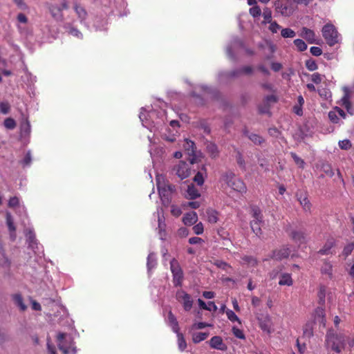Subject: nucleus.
I'll return each instance as SVG.
<instances>
[{
	"label": "nucleus",
	"mask_w": 354,
	"mask_h": 354,
	"mask_svg": "<svg viewBox=\"0 0 354 354\" xmlns=\"http://www.w3.org/2000/svg\"><path fill=\"white\" fill-rule=\"evenodd\" d=\"M297 198L305 212H310L311 203L306 193H297Z\"/></svg>",
	"instance_id": "4468645a"
},
{
	"label": "nucleus",
	"mask_w": 354,
	"mask_h": 354,
	"mask_svg": "<svg viewBox=\"0 0 354 354\" xmlns=\"http://www.w3.org/2000/svg\"><path fill=\"white\" fill-rule=\"evenodd\" d=\"M293 284V280L291 274L289 273H282L279 277V285L290 286Z\"/></svg>",
	"instance_id": "412c9836"
},
{
	"label": "nucleus",
	"mask_w": 354,
	"mask_h": 354,
	"mask_svg": "<svg viewBox=\"0 0 354 354\" xmlns=\"http://www.w3.org/2000/svg\"><path fill=\"white\" fill-rule=\"evenodd\" d=\"M171 172L180 180H184L189 176L191 169L188 163L184 161H179L178 164L173 167Z\"/></svg>",
	"instance_id": "0eeeda50"
},
{
	"label": "nucleus",
	"mask_w": 354,
	"mask_h": 354,
	"mask_svg": "<svg viewBox=\"0 0 354 354\" xmlns=\"http://www.w3.org/2000/svg\"><path fill=\"white\" fill-rule=\"evenodd\" d=\"M12 299L15 304L20 308L21 311H25L27 308L26 305L24 303V299L21 294L16 293L12 295Z\"/></svg>",
	"instance_id": "4be33fe9"
},
{
	"label": "nucleus",
	"mask_w": 354,
	"mask_h": 354,
	"mask_svg": "<svg viewBox=\"0 0 354 354\" xmlns=\"http://www.w3.org/2000/svg\"><path fill=\"white\" fill-rule=\"evenodd\" d=\"M178 334V347L180 351H184L187 347L186 341L182 333H176Z\"/></svg>",
	"instance_id": "37998d69"
},
{
	"label": "nucleus",
	"mask_w": 354,
	"mask_h": 354,
	"mask_svg": "<svg viewBox=\"0 0 354 354\" xmlns=\"http://www.w3.org/2000/svg\"><path fill=\"white\" fill-rule=\"evenodd\" d=\"M48 8L52 17L57 21H62L64 19V15L62 13V8L56 4H48Z\"/></svg>",
	"instance_id": "f8f14e48"
},
{
	"label": "nucleus",
	"mask_w": 354,
	"mask_h": 354,
	"mask_svg": "<svg viewBox=\"0 0 354 354\" xmlns=\"http://www.w3.org/2000/svg\"><path fill=\"white\" fill-rule=\"evenodd\" d=\"M208 335H209L208 333H203V332L196 333L193 335L192 340H193L194 343L198 344V343L206 339L207 337H208Z\"/></svg>",
	"instance_id": "7c9ffc66"
},
{
	"label": "nucleus",
	"mask_w": 354,
	"mask_h": 354,
	"mask_svg": "<svg viewBox=\"0 0 354 354\" xmlns=\"http://www.w3.org/2000/svg\"><path fill=\"white\" fill-rule=\"evenodd\" d=\"M322 32L327 44L330 46H333L337 43V31L333 24H327L324 26Z\"/></svg>",
	"instance_id": "39448f33"
},
{
	"label": "nucleus",
	"mask_w": 354,
	"mask_h": 354,
	"mask_svg": "<svg viewBox=\"0 0 354 354\" xmlns=\"http://www.w3.org/2000/svg\"><path fill=\"white\" fill-rule=\"evenodd\" d=\"M276 12L283 17H289L294 12L293 3L290 0H276L274 2Z\"/></svg>",
	"instance_id": "20e7f679"
},
{
	"label": "nucleus",
	"mask_w": 354,
	"mask_h": 354,
	"mask_svg": "<svg viewBox=\"0 0 354 354\" xmlns=\"http://www.w3.org/2000/svg\"><path fill=\"white\" fill-rule=\"evenodd\" d=\"M236 160L239 166L242 169H245V162L243 156L241 152L239 150H236Z\"/></svg>",
	"instance_id": "a19ab883"
},
{
	"label": "nucleus",
	"mask_w": 354,
	"mask_h": 354,
	"mask_svg": "<svg viewBox=\"0 0 354 354\" xmlns=\"http://www.w3.org/2000/svg\"><path fill=\"white\" fill-rule=\"evenodd\" d=\"M189 234V231L186 227H180L177 231V235L180 237H186Z\"/></svg>",
	"instance_id": "0e129e2a"
},
{
	"label": "nucleus",
	"mask_w": 354,
	"mask_h": 354,
	"mask_svg": "<svg viewBox=\"0 0 354 354\" xmlns=\"http://www.w3.org/2000/svg\"><path fill=\"white\" fill-rule=\"evenodd\" d=\"M259 327L262 330L267 333H271L272 322L268 316H266L263 319H259Z\"/></svg>",
	"instance_id": "a211bd4d"
},
{
	"label": "nucleus",
	"mask_w": 354,
	"mask_h": 354,
	"mask_svg": "<svg viewBox=\"0 0 354 354\" xmlns=\"http://www.w3.org/2000/svg\"><path fill=\"white\" fill-rule=\"evenodd\" d=\"M290 156L294 160L295 162L301 169L304 168L305 162L304 160L299 157L295 152H291Z\"/></svg>",
	"instance_id": "ea45409f"
},
{
	"label": "nucleus",
	"mask_w": 354,
	"mask_h": 354,
	"mask_svg": "<svg viewBox=\"0 0 354 354\" xmlns=\"http://www.w3.org/2000/svg\"><path fill=\"white\" fill-rule=\"evenodd\" d=\"M3 125L7 129L12 130L16 127L17 123L13 118H7L3 121Z\"/></svg>",
	"instance_id": "e433bc0d"
},
{
	"label": "nucleus",
	"mask_w": 354,
	"mask_h": 354,
	"mask_svg": "<svg viewBox=\"0 0 354 354\" xmlns=\"http://www.w3.org/2000/svg\"><path fill=\"white\" fill-rule=\"evenodd\" d=\"M242 260L244 263H247L248 265L252 267H255L258 264L257 259L252 256H244L242 257Z\"/></svg>",
	"instance_id": "72a5a7b5"
},
{
	"label": "nucleus",
	"mask_w": 354,
	"mask_h": 354,
	"mask_svg": "<svg viewBox=\"0 0 354 354\" xmlns=\"http://www.w3.org/2000/svg\"><path fill=\"white\" fill-rule=\"evenodd\" d=\"M198 221V216L195 212L185 214L183 218V222L186 225H192Z\"/></svg>",
	"instance_id": "f3484780"
},
{
	"label": "nucleus",
	"mask_w": 354,
	"mask_h": 354,
	"mask_svg": "<svg viewBox=\"0 0 354 354\" xmlns=\"http://www.w3.org/2000/svg\"><path fill=\"white\" fill-rule=\"evenodd\" d=\"M321 272L322 274H327L329 278H332L333 277V266L330 262L324 261L322 268Z\"/></svg>",
	"instance_id": "bb28decb"
},
{
	"label": "nucleus",
	"mask_w": 354,
	"mask_h": 354,
	"mask_svg": "<svg viewBox=\"0 0 354 354\" xmlns=\"http://www.w3.org/2000/svg\"><path fill=\"white\" fill-rule=\"evenodd\" d=\"M278 100V98L276 95H267L264 98V103L268 104L269 103H276Z\"/></svg>",
	"instance_id": "052dcab7"
},
{
	"label": "nucleus",
	"mask_w": 354,
	"mask_h": 354,
	"mask_svg": "<svg viewBox=\"0 0 354 354\" xmlns=\"http://www.w3.org/2000/svg\"><path fill=\"white\" fill-rule=\"evenodd\" d=\"M319 304L323 306L325 303L326 289L324 286L320 287L318 292Z\"/></svg>",
	"instance_id": "49530a36"
},
{
	"label": "nucleus",
	"mask_w": 354,
	"mask_h": 354,
	"mask_svg": "<svg viewBox=\"0 0 354 354\" xmlns=\"http://www.w3.org/2000/svg\"><path fill=\"white\" fill-rule=\"evenodd\" d=\"M185 147V149L188 151L189 155L194 153L195 144L193 141L186 140V146Z\"/></svg>",
	"instance_id": "3c124183"
},
{
	"label": "nucleus",
	"mask_w": 354,
	"mask_h": 354,
	"mask_svg": "<svg viewBox=\"0 0 354 354\" xmlns=\"http://www.w3.org/2000/svg\"><path fill=\"white\" fill-rule=\"evenodd\" d=\"M187 193L190 199H195L200 196L198 190L194 185H190L187 187Z\"/></svg>",
	"instance_id": "c756f323"
},
{
	"label": "nucleus",
	"mask_w": 354,
	"mask_h": 354,
	"mask_svg": "<svg viewBox=\"0 0 354 354\" xmlns=\"http://www.w3.org/2000/svg\"><path fill=\"white\" fill-rule=\"evenodd\" d=\"M248 138L254 145H261L265 142V140L263 137H261L259 134H256V133H250V135H248Z\"/></svg>",
	"instance_id": "2f4dec72"
},
{
	"label": "nucleus",
	"mask_w": 354,
	"mask_h": 354,
	"mask_svg": "<svg viewBox=\"0 0 354 354\" xmlns=\"http://www.w3.org/2000/svg\"><path fill=\"white\" fill-rule=\"evenodd\" d=\"M207 151L212 158H216L218 155V150L217 146L212 142H209L206 146Z\"/></svg>",
	"instance_id": "c85d7f7f"
},
{
	"label": "nucleus",
	"mask_w": 354,
	"mask_h": 354,
	"mask_svg": "<svg viewBox=\"0 0 354 354\" xmlns=\"http://www.w3.org/2000/svg\"><path fill=\"white\" fill-rule=\"evenodd\" d=\"M232 333L233 335L240 339H245V336L243 333V331L238 328H236V326H233L232 328Z\"/></svg>",
	"instance_id": "8fccbe9b"
},
{
	"label": "nucleus",
	"mask_w": 354,
	"mask_h": 354,
	"mask_svg": "<svg viewBox=\"0 0 354 354\" xmlns=\"http://www.w3.org/2000/svg\"><path fill=\"white\" fill-rule=\"evenodd\" d=\"M31 160H32L31 154H30V152L28 151L26 154V156H25V157H24V160L22 161V164L24 165V166H27V165L30 164Z\"/></svg>",
	"instance_id": "774afa93"
},
{
	"label": "nucleus",
	"mask_w": 354,
	"mask_h": 354,
	"mask_svg": "<svg viewBox=\"0 0 354 354\" xmlns=\"http://www.w3.org/2000/svg\"><path fill=\"white\" fill-rule=\"evenodd\" d=\"M269 24H270L269 30L272 33H277L281 28V26L275 21H271V23H269Z\"/></svg>",
	"instance_id": "5fc2aeb1"
},
{
	"label": "nucleus",
	"mask_w": 354,
	"mask_h": 354,
	"mask_svg": "<svg viewBox=\"0 0 354 354\" xmlns=\"http://www.w3.org/2000/svg\"><path fill=\"white\" fill-rule=\"evenodd\" d=\"M69 33L71 35L76 37L77 38H82V32L75 28H73V27L71 28V29L69 30Z\"/></svg>",
	"instance_id": "69168bd1"
},
{
	"label": "nucleus",
	"mask_w": 354,
	"mask_h": 354,
	"mask_svg": "<svg viewBox=\"0 0 354 354\" xmlns=\"http://www.w3.org/2000/svg\"><path fill=\"white\" fill-rule=\"evenodd\" d=\"M311 80L316 84L321 83L322 78L319 73H315L311 76Z\"/></svg>",
	"instance_id": "e2e57ef3"
},
{
	"label": "nucleus",
	"mask_w": 354,
	"mask_h": 354,
	"mask_svg": "<svg viewBox=\"0 0 354 354\" xmlns=\"http://www.w3.org/2000/svg\"><path fill=\"white\" fill-rule=\"evenodd\" d=\"M310 53L314 56H319L322 54V50L319 47L312 46L310 48Z\"/></svg>",
	"instance_id": "680f3d73"
},
{
	"label": "nucleus",
	"mask_w": 354,
	"mask_h": 354,
	"mask_svg": "<svg viewBox=\"0 0 354 354\" xmlns=\"http://www.w3.org/2000/svg\"><path fill=\"white\" fill-rule=\"evenodd\" d=\"M291 252L290 248L288 245H283L279 248L274 250L270 258L276 261H281L288 258Z\"/></svg>",
	"instance_id": "1a4fd4ad"
},
{
	"label": "nucleus",
	"mask_w": 354,
	"mask_h": 354,
	"mask_svg": "<svg viewBox=\"0 0 354 354\" xmlns=\"http://www.w3.org/2000/svg\"><path fill=\"white\" fill-rule=\"evenodd\" d=\"M335 244V240L334 238L328 239L324 243L322 248H321L318 253L322 255H328L331 253L330 250Z\"/></svg>",
	"instance_id": "dca6fc26"
},
{
	"label": "nucleus",
	"mask_w": 354,
	"mask_h": 354,
	"mask_svg": "<svg viewBox=\"0 0 354 354\" xmlns=\"http://www.w3.org/2000/svg\"><path fill=\"white\" fill-rule=\"evenodd\" d=\"M281 35L283 38H293L296 35V32L289 28H283L281 30Z\"/></svg>",
	"instance_id": "473e14b6"
},
{
	"label": "nucleus",
	"mask_w": 354,
	"mask_h": 354,
	"mask_svg": "<svg viewBox=\"0 0 354 354\" xmlns=\"http://www.w3.org/2000/svg\"><path fill=\"white\" fill-rule=\"evenodd\" d=\"M170 269L173 275V283L175 286H181L184 279L183 270L176 259L170 261Z\"/></svg>",
	"instance_id": "423d86ee"
},
{
	"label": "nucleus",
	"mask_w": 354,
	"mask_h": 354,
	"mask_svg": "<svg viewBox=\"0 0 354 354\" xmlns=\"http://www.w3.org/2000/svg\"><path fill=\"white\" fill-rule=\"evenodd\" d=\"M176 299L182 303L185 311H189L193 306V300L190 295L183 290H179L176 292Z\"/></svg>",
	"instance_id": "6e6552de"
},
{
	"label": "nucleus",
	"mask_w": 354,
	"mask_h": 354,
	"mask_svg": "<svg viewBox=\"0 0 354 354\" xmlns=\"http://www.w3.org/2000/svg\"><path fill=\"white\" fill-rule=\"evenodd\" d=\"M325 346L327 349L339 354L346 348L351 350L354 346V338L342 333L328 330L325 337Z\"/></svg>",
	"instance_id": "f257e3e1"
},
{
	"label": "nucleus",
	"mask_w": 354,
	"mask_h": 354,
	"mask_svg": "<svg viewBox=\"0 0 354 354\" xmlns=\"http://www.w3.org/2000/svg\"><path fill=\"white\" fill-rule=\"evenodd\" d=\"M66 334L64 333H59L57 335L58 348L62 351L63 354H68L71 349V341L66 339Z\"/></svg>",
	"instance_id": "9d476101"
},
{
	"label": "nucleus",
	"mask_w": 354,
	"mask_h": 354,
	"mask_svg": "<svg viewBox=\"0 0 354 354\" xmlns=\"http://www.w3.org/2000/svg\"><path fill=\"white\" fill-rule=\"evenodd\" d=\"M207 213V218L209 223H216L218 220V213L214 209H209L206 212Z\"/></svg>",
	"instance_id": "393cba45"
},
{
	"label": "nucleus",
	"mask_w": 354,
	"mask_h": 354,
	"mask_svg": "<svg viewBox=\"0 0 354 354\" xmlns=\"http://www.w3.org/2000/svg\"><path fill=\"white\" fill-rule=\"evenodd\" d=\"M19 204V200L17 196L11 197L8 201V207H16Z\"/></svg>",
	"instance_id": "bf43d9fd"
},
{
	"label": "nucleus",
	"mask_w": 354,
	"mask_h": 354,
	"mask_svg": "<svg viewBox=\"0 0 354 354\" xmlns=\"http://www.w3.org/2000/svg\"><path fill=\"white\" fill-rule=\"evenodd\" d=\"M194 181L198 185H202L204 183V178L201 172L198 171L194 178Z\"/></svg>",
	"instance_id": "13d9d810"
},
{
	"label": "nucleus",
	"mask_w": 354,
	"mask_h": 354,
	"mask_svg": "<svg viewBox=\"0 0 354 354\" xmlns=\"http://www.w3.org/2000/svg\"><path fill=\"white\" fill-rule=\"evenodd\" d=\"M158 230L161 236H165V223L160 217H158Z\"/></svg>",
	"instance_id": "864d4df0"
},
{
	"label": "nucleus",
	"mask_w": 354,
	"mask_h": 354,
	"mask_svg": "<svg viewBox=\"0 0 354 354\" xmlns=\"http://www.w3.org/2000/svg\"><path fill=\"white\" fill-rule=\"evenodd\" d=\"M322 170L326 175L328 176L329 177H332L334 175L332 166L327 162H324L322 165Z\"/></svg>",
	"instance_id": "4c0bfd02"
},
{
	"label": "nucleus",
	"mask_w": 354,
	"mask_h": 354,
	"mask_svg": "<svg viewBox=\"0 0 354 354\" xmlns=\"http://www.w3.org/2000/svg\"><path fill=\"white\" fill-rule=\"evenodd\" d=\"M300 35L309 44H317L315 33L313 30L304 27L301 29Z\"/></svg>",
	"instance_id": "ddd939ff"
},
{
	"label": "nucleus",
	"mask_w": 354,
	"mask_h": 354,
	"mask_svg": "<svg viewBox=\"0 0 354 354\" xmlns=\"http://www.w3.org/2000/svg\"><path fill=\"white\" fill-rule=\"evenodd\" d=\"M156 259L152 254H149L147 257V267L149 270L152 269L156 266Z\"/></svg>",
	"instance_id": "4d7b16f0"
},
{
	"label": "nucleus",
	"mask_w": 354,
	"mask_h": 354,
	"mask_svg": "<svg viewBox=\"0 0 354 354\" xmlns=\"http://www.w3.org/2000/svg\"><path fill=\"white\" fill-rule=\"evenodd\" d=\"M262 223H263L262 221H252L250 222V227H251L252 232L259 237L262 234V230L261 228V224Z\"/></svg>",
	"instance_id": "a878e982"
},
{
	"label": "nucleus",
	"mask_w": 354,
	"mask_h": 354,
	"mask_svg": "<svg viewBox=\"0 0 354 354\" xmlns=\"http://www.w3.org/2000/svg\"><path fill=\"white\" fill-rule=\"evenodd\" d=\"M249 13L253 17H259L261 15V10L259 6H254L250 8Z\"/></svg>",
	"instance_id": "a18cd8bd"
},
{
	"label": "nucleus",
	"mask_w": 354,
	"mask_h": 354,
	"mask_svg": "<svg viewBox=\"0 0 354 354\" xmlns=\"http://www.w3.org/2000/svg\"><path fill=\"white\" fill-rule=\"evenodd\" d=\"M263 19H264V23L265 24H268V23H271L272 21V11L270 8H265L263 9Z\"/></svg>",
	"instance_id": "58836bf2"
},
{
	"label": "nucleus",
	"mask_w": 354,
	"mask_h": 354,
	"mask_svg": "<svg viewBox=\"0 0 354 354\" xmlns=\"http://www.w3.org/2000/svg\"><path fill=\"white\" fill-rule=\"evenodd\" d=\"M314 319L316 323L325 327L326 323V314L325 310L322 306L317 307L315 310Z\"/></svg>",
	"instance_id": "9b49d317"
},
{
	"label": "nucleus",
	"mask_w": 354,
	"mask_h": 354,
	"mask_svg": "<svg viewBox=\"0 0 354 354\" xmlns=\"http://www.w3.org/2000/svg\"><path fill=\"white\" fill-rule=\"evenodd\" d=\"M6 224L8 225V230L11 232H15L16 230V227L15 226L12 217L10 214V213L7 212L6 213Z\"/></svg>",
	"instance_id": "c9c22d12"
},
{
	"label": "nucleus",
	"mask_w": 354,
	"mask_h": 354,
	"mask_svg": "<svg viewBox=\"0 0 354 354\" xmlns=\"http://www.w3.org/2000/svg\"><path fill=\"white\" fill-rule=\"evenodd\" d=\"M209 346L212 348L221 351H225L227 348V346L223 343V341L220 336L212 337L209 340Z\"/></svg>",
	"instance_id": "2eb2a0df"
},
{
	"label": "nucleus",
	"mask_w": 354,
	"mask_h": 354,
	"mask_svg": "<svg viewBox=\"0 0 354 354\" xmlns=\"http://www.w3.org/2000/svg\"><path fill=\"white\" fill-rule=\"evenodd\" d=\"M353 249H354V241L353 242L347 244L346 246H344L343 251H342V254L345 257H347L348 255H350L351 254Z\"/></svg>",
	"instance_id": "c03bdc74"
},
{
	"label": "nucleus",
	"mask_w": 354,
	"mask_h": 354,
	"mask_svg": "<svg viewBox=\"0 0 354 354\" xmlns=\"http://www.w3.org/2000/svg\"><path fill=\"white\" fill-rule=\"evenodd\" d=\"M74 9L75 12L77 13L78 17L82 21L84 20L87 16V12L86 10L81 6L80 5L75 3L74 6Z\"/></svg>",
	"instance_id": "cd10ccee"
},
{
	"label": "nucleus",
	"mask_w": 354,
	"mask_h": 354,
	"mask_svg": "<svg viewBox=\"0 0 354 354\" xmlns=\"http://www.w3.org/2000/svg\"><path fill=\"white\" fill-rule=\"evenodd\" d=\"M222 178L234 191L241 194L246 192L247 187L244 182L240 178H236L233 173H226L223 176Z\"/></svg>",
	"instance_id": "7ed1b4c3"
},
{
	"label": "nucleus",
	"mask_w": 354,
	"mask_h": 354,
	"mask_svg": "<svg viewBox=\"0 0 354 354\" xmlns=\"http://www.w3.org/2000/svg\"><path fill=\"white\" fill-rule=\"evenodd\" d=\"M168 322L173 331L174 333H178L180 330L178 322L171 310L168 313Z\"/></svg>",
	"instance_id": "aec40b11"
},
{
	"label": "nucleus",
	"mask_w": 354,
	"mask_h": 354,
	"mask_svg": "<svg viewBox=\"0 0 354 354\" xmlns=\"http://www.w3.org/2000/svg\"><path fill=\"white\" fill-rule=\"evenodd\" d=\"M21 131H24L26 133H30V125L28 120H26L25 122H24L21 124Z\"/></svg>",
	"instance_id": "338daca9"
},
{
	"label": "nucleus",
	"mask_w": 354,
	"mask_h": 354,
	"mask_svg": "<svg viewBox=\"0 0 354 354\" xmlns=\"http://www.w3.org/2000/svg\"><path fill=\"white\" fill-rule=\"evenodd\" d=\"M226 315L227 318L232 322H237L239 324H241V322L240 319L237 317V315L232 310H227Z\"/></svg>",
	"instance_id": "09e8293b"
},
{
	"label": "nucleus",
	"mask_w": 354,
	"mask_h": 354,
	"mask_svg": "<svg viewBox=\"0 0 354 354\" xmlns=\"http://www.w3.org/2000/svg\"><path fill=\"white\" fill-rule=\"evenodd\" d=\"M351 142L349 140L345 139L339 142V147L342 149L348 150L351 147Z\"/></svg>",
	"instance_id": "603ef678"
},
{
	"label": "nucleus",
	"mask_w": 354,
	"mask_h": 354,
	"mask_svg": "<svg viewBox=\"0 0 354 354\" xmlns=\"http://www.w3.org/2000/svg\"><path fill=\"white\" fill-rule=\"evenodd\" d=\"M290 236L297 243H302L305 241V234L302 231L293 230L290 234Z\"/></svg>",
	"instance_id": "5701e85b"
},
{
	"label": "nucleus",
	"mask_w": 354,
	"mask_h": 354,
	"mask_svg": "<svg viewBox=\"0 0 354 354\" xmlns=\"http://www.w3.org/2000/svg\"><path fill=\"white\" fill-rule=\"evenodd\" d=\"M193 231H194V233L197 235L202 234L204 231V227H203V223L201 222H200V223H197L196 225H195L193 227Z\"/></svg>",
	"instance_id": "6e6d98bb"
},
{
	"label": "nucleus",
	"mask_w": 354,
	"mask_h": 354,
	"mask_svg": "<svg viewBox=\"0 0 354 354\" xmlns=\"http://www.w3.org/2000/svg\"><path fill=\"white\" fill-rule=\"evenodd\" d=\"M253 72V68L250 66H245L240 69L234 70L230 72L231 77H238L241 74L250 75Z\"/></svg>",
	"instance_id": "6ab92c4d"
},
{
	"label": "nucleus",
	"mask_w": 354,
	"mask_h": 354,
	"mask_svg": "<svg viewBox=\"0 0 354 354\" xmlns=\"http://www.w3.org/2000/svg\"><path fill=\"white\" fill-rule=\"evenodd\" d=\"M156 183L161 200L163 203H169L171 194L176 190L175 186L169 183H165L163 178L160 177H157Z\"/></svg>",
	"instance_id": "f03ea898"
},
{
	"label": "nucleus",
	"mask_w": 354,
	"mask_h": 354,
	"mask_svg": "<svg viewBox=\"0 0 354 354\" xmlns=\"http://www.w3.org/2000/svg\"><path fill=\"white\" fill-rule=\"evenodd\" d=\"M293 43L299 52H303L307 49V44L301 39H295Z\"/></svg>",
	"instance_id": "f704fd0d"
},
{
	"label": "nucleus",
	"mask_w": 354,
	"mask_h": 354,
	"mask_svg": "<svg viewBox=\"0 0 354 354\" xmlns=\"http://www.w3.org/2000/svg\"><path fill=\"white\" fill-rule=\"evenodd\" d=\"M10 111V105L8 102H0V113L2 114H8Z\"/></svg>",
	"instance_id": "de8ad7c7"
},
{
	"label": "nucleus",
	"mask_w": 354,
	"mask_h": 354,
	"mask_svg": "<svg viewBox=\"0 0 354 354\" xmlns=\"http://www.w3.org/2000/svg\"><path fill=\"white\" fill-rule=\"evenodd\" d=\"M305 65L307 69L309 70L310 71H316L318 68L316 62L313 59H307L305 62Z\"/></svg>",
	"instance_id": "79ce46f5"
},
{
	"label": "nucleus",
	"mask_w": 354,
	"mask_h": 354,
	"mask_svg": "<svg viewBox=\"0 0 354 354\" xmlns=\"http://www.w3.org/2000/svg\"><path fill=\"white\" fill-rule=\"evenodd\" d=\"M251 214L253 217L252 221H262L263 222V214L260 208L257 206H252L251 207Z\"/></svg>",
	"instance_id": "b1692460"
}]
</instances>
